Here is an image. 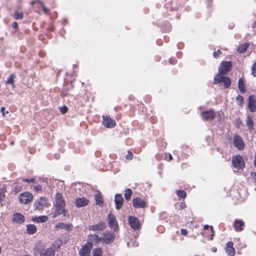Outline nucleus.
<instances>
[{
    "instance_id": "obj_13",
    "label": "nucleus",
    "mask_w": 256,
    "mask_h": 256,
    "mask_svg": "<svg viewBox=\"0 0 256 256\" xmlns=\"http://www.w3.org/2000/svg\"><path fill=\"white\" fill-rule=\"evenodd\" d=\"M233 144L239 150H244L245 146L242 138L238 134H235L233 137Z\"/></svg>"
},
{
    "instance_id": "obj_37",
    "label": "nucleus",
    "mask_w": 256,
    "mask_h": 256,
    "mask_svg": "<svg viewBox=\"0 0 256 256\" xmlns=\"http://www.w3.org/2000/svg\"><path fill=\"white\" fill-rule=\"evenodd\" d=\"M103 252L101 248H96L92 250V256H102Z\"/></svg>"
},
{
    "instance_id": "obj_33",
    "label": "nucleus",
    "mask_w": 256,
    "mask_h": 256,
    "mask_svg": "<svg viewBox=\"0 0 256 256\" xmlns=\"http://www.w3.org/2000/svg\"><path fill=\"white\" fill-rule=\"evenodd\" d=\"M6 192V186L4 185L3 186L0 188V202H1L5 198V193Z\"/></svg>"
},
{
    "instance_id": "obj_57",
    "label": "nucleus",
    "mask_w": 256,
    "mask_h": 256,
    "mask_svg": "<svg viewBox=\"0 0 256 256\" xmlns=\"http://www.w3.org/2000/svg\"><path fill=\"white\" fill-rule=\"evenodd\" d=\"M204 229L208 230L209 228V226L208 225H204Z\"/></svg>"
},
{
    "instance_id": "obj_20",
    "label": "nucleus",
    "mask_w": 256,
    "mask_h": 256,
    "mask_svg": "<svg viewBox=\"0 0 256 256\" xmlns=\"http://www.w3.org/2000/svg\"><path fill=\"white\" fill-rule=\"evenodd\" d=\"M225 251L229 256H234L236 253L235 249L234 247V242L232 241H228L226 244Z\"/></svg>"
},
{
    "instance_id": "obj_29",
    "label": "nucleus",
    "mask_w": 256,
    "mask_h": 256,
    "mask_svg": "<svg viewBox=\"0 0 256 256\" xmlns=\"http://www.w3.org/2000/svg\"><path fill=\"white\" fill-rule=\"evenodd\" d=\"M62 244V241L60 239L58 238L52 244L50 248H52L56 251L60 248Z\"/></svg>"
},
{
    "instance_id": "obj_39",
    "label": "nucleus",
    "mask_w": 256,
    "mask_h": 256,
    "mask_svg": "<svg viewBox=\"0 0 256 256\" xmlns=\"http://www.w3.org/2000/svg\"><path fill=\"white\" fill-rule=\"evenodd\" d=\"M250 179V182L256 186V172H251Z\"/></svg>"
},
{
    "instance_id": "obj_7",
    "label": "nucleus",
    "mask_w": 256,
    "mask_h": 256,
    "mask_svg": "<svg viewBox=\"0 0 256 256\" xmlns=\"http://www.w3.org/2000/svg\"><path fill=\"white\" fill-rule=\"evenodd\" d=\"M33 199V195L28 192H24L20 194L18 196V200L20 202L23 204H30Z\"/></svg>"
},
{
    "instance_id": "obj_51",
    "label": "nucleus",
    "mask_w": 256,
    "mask_h": 256,
    "mask_svg": "<svg viewBox=\"0 0 256 256\" xmlns=\"http://www.w3.org/2000/svg\"><path fill=\"white\" fill-rule=\"evenodd\" d=\"M12 28L14 29H18V24L16 22H14L12 23Z\"/></svg>"
},
{
    "instance_id": "obj_15",
    "label": "nucleus",
    "mask_w": 256,
    "mask_h": 256,
    "mask_svg": "<svg viewBox=\"0 0 256 256\" xmlns=\"http://www.w3.org/2000/svg\"><path fill=\"white\" fill-rule=\"evenodd\" d=\"M248 106L250 112H256V96L252 94L248 96Z\"/></svg>"
},
{
    "instance_id": "obj_40",
    "label": "nucleus",
    "mask_w": 256,
    "mask_h": 256,
    "mask_svg": "<svg viewBox=\"0 0 256 256\" xmlns=\"http://www.w3.org/2000/svg\"><path fill=\"white\" fill-rule=\"evenodd\" d=\"M236 101L238 103L239 105L242 106L244 104V98L241 95L238 94L236 97Z\"/></svg>"
},
{
    "instance_id": "obj_47",
    "label": "nucleus",
    "mask_w": 256,
    "mask_h": 256,
    "mask_svg": "<svg viewBox=\"0 0 256 256\" xmlns=\"http://www.w3.org/2000/svg\"><path fill=\"white\" fill-rule=\"evenodd\" d=\"M126 158L128 160H132L133 158L132 153L131 152L128 150V152L127 154L126 155Z\"/></svg>"
},
{
    "instance_id": "obj_2",
    "label": "nucleus",
    "mask_w": 256,
    "mask_h": 256,
    "mask_svg": "<svg viewBox=\"0 0 256 256\" xmlns=\"http://www.w3.org/2000/svg\"><path fill=\"white\" fill-rule=\"evenodd\" d=\"M224 75L217 74L214 78L213 84H218L222 82L224 88H228L231 86V80L229 77L224 76Z\"/></svg>"
},
{
    "instance_id": "obj_5",
    "label": "nucleus",
    "mask_w": 256,
    "mask_h": 256,
    "mask_svg": "<svg viewBox=\"0 0 256 256\" xmlns=\"http://www.w3.org/2000/svg\"><path fill=\"white\" fill-rule=\"evenodd\" d=\"M216 112L213 108L207 110L202 111L200 112V116L204 121H212L216 116Z\"/></svg>"
},
{
    "instance_id": "obj_49",
    "label": "nucleus",
    "mask_w": 256,
    "mask_h": 256,
    "mask_svg": "<svg viewBox=\"0 0 256 256\" xmlns=\"http://www.w3.org/2000/svg\"><path fill=\"white\" fill-rule=\"evenodd\" d=\"M170 62L172 64H174L177 62V60L175 58H171L169 60Z\"/></svg>"
},
{
    "instance_id": "obj_43",
    "label": "nucleus",
    "mask_w": 256,
    "mask_h": 256,
    "mask_svg": "<svg viewBox=\"0 0 256 256\" xmlns=\"http://www.w3.org/2000/svg\"><path fill=\"white\" fill-rule=\"evenodd\" d=\"M218 118L219 120H222L224 118V113L222 110L218 111L217 112Z\"/></svg>"
},
{
    "instance_id": "obj_17",
    "label": "nucleus",
    "mask_w": 256,
    "mask_h": 256,
    "mask_svg": "<svg viewBox=\"0 0 256 256\" xmlns=\"http://www.w3.org/2000/svg\"><path fill=\"white\" fill-rule=\"evenodd\" d=\"M106 226V222L102 221L98 222V224L89 226L88 228L90 230L98 232L104 230Z\"/></svg>"
},
{
    "instance_id": "obj_44",
    "label": "nucleus",
    "mask_w": 256,
    "mask_h": 256,
    "mask_svg": "<svg viewBox=\"0 0 256 256\" xmlns=\"http://www.w3.org/2000/svg\"><path fill=\"white\" fill-rule=\"evenodd\" d=\"M252 73L254 76H256V62L253 64L252 67Z\"/></svg>"
},
{
    "instance_id": "obj_36",
    "label": "nucleus",
    "mask_w": 256,
    "mask_h": 256,
    "mask_svg": "<svg viewBox=\"0 0 256 256\" xmlns=\"http://www.w3.org/2000/svg\"><path fill=\"white\" fill-rule=\"evenodd\" d=\"M176 194L178 196L179 198H182V199H184L186 196V192L184 190H176Z\"/></svg>"
},
{
    "instance_id": "obj_8",
    "label": "nucleus",
    "mask_w": 256,
    "mask_h": 256,
    "mask_svg": "<svg viewBox=\"0 0 256 256\" xmlns=\"http://www.w3.org/2000/svg\"><path fill=\"white\" fill-rule=\"evenodd\" d=\"M93 244L90 242H86L84 244L80 250L79 254L80 256H90V251L92 248Z\"/></svg>"
},
{
    "instance_id": "obj_6",
    "label": "nucleus",
    "mask_w": 256,
    "mask_h": 256,
    "mask_svg": "<svg viewBox=\"0 0 256 256\" xmlns=\"http://www.w3.org/2000/svg\"><path fill=\"white\" fill-rule=\"evenodd\" d=\"M232 64L231 61H222L220 66L218 68V73L220 74H226L232 68Z\"/></svg>"
},
{
    "instance_id": "obj_50",
    "label": "nucleus",
    "mask_w": 256,
    "mask_h": 256,
    "mask_svg": "<svg viewBox=\"0 0 256 256\" xmlns=\"http://www.w3.org/2000/svg\"><path fill=\"white\" fill-rule=\"evenodd\" d=\"M180 233H181V234H182V235L186 236L187 234H188V231L186 229L182 228L180 230Z\"/></svg>"
},
{
    "instance_id": "obj_26",
    "label": "nucleus",
    "mask_w": 256,
    "mask_h": 256,
    "mask_svg": "<svg viewBox=\"0 0 256 256\" xmlns=\"http://www.w3.org/2000/svg\"><path fill=\"white\" fill-rule=\"evenodd\" d=\"M94 199L96 200V205H98L100 206H103L104 200H103L102 196L101 193L98 192L96 194Z\"/></svg>"
},
{
    "instance_id": "obj_45",
    "label": "nucleus",
    "mask_w": 256,
    "mask_h": 256,
    "mask_svg": "<svg viewBox=\"0 0 256 256\" xmlns=\"http://www.w3.org/2000/svg\"><path fill=\"white\" fill-rule=\"evenodd\" d=\"M60 110L62 114H65L68 110V108L66 106H63L60 108Z\"/></svg>"
},
{
    "instance_id": "obj_4",
    "label": "nucleus",
    "mask_w": 256,
    "mask_h": 256,
    "mask_svg": "<svg viewBox=\"0 0 256 256\" xmlns=\"http://www.w3.org/2000/svg\"><path fill=\"white\" fill-rule=\"evenodd\" d=\"M232 166L237 170L243 169L245 166V162L243 158L240 154L234 156L232 158Z\"/></svg>"
},
{
    "instance_id": "obj_56",
    "label": "nucleus",
    "mask_w": 256,
    "mask_h": 256,
    "mask_svg": "<svg viewBox=\"0 0 256 256\" xmlns=\"http://www.w3.org/2000/svg\"><path fill=\"white\" fill-rule=\"evenodd\" d=\"M186 206V204L184 203H182V202L181 203V204H180V208H184Z\"/></svg>"
},
{
    "instance_id": "obj_22",
    "label": "nucleus",
    "mask_w": 256,
    "mask_h": 256,
    "mask_svg": "<svg viewBox=\"0 0 256 256\" xmlns=\"http://www.w3.org/2000/svg\"><path fill=\"white\" fill-rule=\"evenodd\" d=\"M72 227V224H66L64 222H59L56 224L55 229L56 230H58L59 229H64L67 231H69L71 230Z\"/></svg>"
},
{
    "instance_id": "obj_59",
    "label": "nucleus",
    "mask_w": 256,
    "mask_h": 256,
    "mask_svg": "<svg viewBox=\"0 0 256 256\" xmlns=\"http://www.w3.org/2000/svg\"><path fill=\"white\" fill-rule=\"evenodd\" d=\"M214 234H211V237H210V240H212L213 239V236H214Z\"/></svg>"
},
{
    "instance_id": "obj_10",
    "label": "nucleus",
    "mask_w": 256,
    "mask_h": 256,
    "mask_svg": "<svg viewBox=\"0 0 256 256\" xmlns=\"http://www.w3.org/2000/svg\"><path fill=\"white\" fill-rule=\"evenodd\" d=\"M108 222L110 228L114 231L118 230V226L115 216L110 213L108 216Z\"/></svg>"
},
{
    "instance_id": "obj_48",
    "label": "nucleus",
    "mask_w": 256,
    "mask_h": 256,
    "mask_svg": "<svg viewBox=\"0 0 256 256\" xmlns=\"http://www.w3.org/2000/svg\"><path fill=\"white\" fill-rule=\"evenodd\" d=\"M40 4L44 12L46 14H47L49 12V10L44 6V4L42 2H40Z\"/></svg>"
},
{
    "instance_id": "obj_53",
    "label": "nucleus",
    "mask_w": 256,
    "mask_h": 256,
    "mask_svg": "<svg viewBox=\"0 0 256 256\" xmlns=\"http://www.w3.org/2000/svg\"><path fill=\"white\" fill-rule=\"evenodd\" d=\"M4 110H5V108L4 107H2L1 108H0V112L2 113L3 116H4V114H5Z\"/></svg>"
},
{
    "instance_id": "obj_46",
    "label": "nucleus",
    "mask_w": 256,
    "mask_h": 256,
    "mask_svg": "<svg viewBox=\"0 0 256 256\" xmlns=\"http://www.w3.org/2000/svg\"><path fill=\"white\" fill-rule=\"evenodd\" d=\"M221 54H222L221 51L220 50H218L217 51H215L214 52L213 56L216 58H218Z\"/></svg>"
},
{
    "instance_id": "obj_16",
    "label": "nucleus",
    "mask_w": 256,
    "mask_h": 256,
    "mask_svg": "<svg viewBox=\"0 0 256 256\" xmlns=\"http://www.w3.org/2000/svg\"><path fill=\"white\" fill-rule=\"evenodd\" d=\"M102 124L103 126L108 128H112L116 126V122L114 120L111 118L109 116H103Z\"/></svg>"
},
{
    "instance_id": "obj_31",
    "label": "nucleus",
    "mask_w": 256,
    "mask_h": 256,
    "mask_svg": "<svg viewBox=\"0 0 256 256\" xmlns=\"http://www.w3.org/2000/svg\"><path fill=\"white\" fill-rule=\"evenodd\" d=\"M28 233L30 234H33L37 230L36 227L34 224H28L26 226Z\"/></svg>"
},
{
    "instance_id": "obj_54",
    "label": "nucleus",
    "mask_w": 256,
    "mask_h": 256,
    "mask_svg": "<svg viewBox=\"0 0 256 256\" xmlns=\"http://www.w3.org/2000/svg\"><path fill=\"white\" fill-rule=\"evenodd\" d=\"M173 159L172 156L171 154H168V161H171Z\"/></svg>"
},
{
    "instance_id": "obj_41",
    "label": "nucleus",
    "mask_w": 256,
    "mask_h": 256,
    "mask_svg": "<svg viewBox=\"0 0 256 256\" xmlns=\"http://www.w3.org/2000/svg\"><path fill=\"white\" fill-rule=\"evenodd\" d=\"M36 181V180L34 178H25L22 179V182H26L28 183H35Z\"/></svg>"
},
{
    "instance_id": "obj_30",
    "label": "nucleus",
    "mask_w": 256,
    "mask_h": 256,
    "mask_svg": "<svg viewBox=\"0 0 256 256\" xmlns=\"http://www.w3.org/2000/svg\"><path fill=\"white\" fill-rule=\"evenodd\" d=\"M48 216H40L34 218L32 220L36 222H44L48 220Z\"/></svg>"
},
{
    "instance_id": "obj_1",
    "label": "nucleus",
    "mask_w": 256,
    "mask_h": 256,
    "mask_svg": "<svg viewBox=\"0 0 256 256\" xmlns=\"http://www.w3.org/2000/svg\"><path fill=\"white\" fill-rule=\"evenodd\" d=\"M65 206V200L62 194L57 192L55 197L54 212L53 214V217L56 218L61 214L65 216L66 212Z\"/></svg>"
},
{
    "instance_id": "obj_52",
    "label": "nucleus",
    "mask_w": 256,
    "mask_h": 256,
    "mask_svg": "<svg viewBox=\"0 0 256 256\" xmlns=\"http://www.w3.org/2000/svg\"><path fill=\"white\" fill-rule=\"evenodd\" d=\"M41 2L40 0H34L31 2V4L32 6L36 3H39L40 4Z\"/></svg>"
},
{
    "instance_id": "obj_3",
    "label": "nucleus",
    "mask_w": 256,
    "mask_h": 256,
    "mask_svg": "<svg viewBox=\"0 0 256 256\" xmlns=\"http://www.w3.org/2000/svg\"><path fill=\"white\" fill-rule=\"evenodd\" d=\"M50 206V204L48 203L46 197H40L34 203V210L40 212L43 210L44 208H48Z\"/></svg>"
},
{
    "instance_id": "obj_38",
    "label": "nucleus",
    "mask_w": 256,
    "mask_h": 256,
    "mask_svg": "<svg viewBox=\"0 0 256 256\" xmlns=\"http://www.w3.org/2000/svg\"><path fill=\"white\" fill-rule=\"evenodd\" d=\"M14 184V190L16 192H20L22 190L23 185L22 184L16 182Z\"/></svg>"
},
{
    "instance_id": "obj_55",
    "label": "nucleus",
    "mask_w": 256,
    "mask_h": 256,
    "mask_svg": "<svg viewBox=\"0 0 256 256\" xmlns=\"http://www.w3.org/2000/svg\"><path fill=\"white\" fill-rule=\"evenodd\" d=\"M211 250L212 252H216L217 248L216 247H213L212 248Z\"/></svg>"
},
{
    "instance_id": "obj_34",
    "label": "nucleus",
    "mask_w": 256,
    "mask_h": 256,
    "mask_svg": "<svg viewBox=\"0 0 256 256\" xmlns=\"http://www.w3.org/2000/svg\"><path fill=\"white\" fill-rule=\"evenodd\" d=\"M91 240L96 244H98L100 242H102V237H100L98 234H94L91 235Z\"/></svg>"
},
{
    "instance_id": "obj_19",
    "label": "nucleus",
    "mask_w": 256,
    "mask_h": 256,
    "mask_svg": "<svg viewBox=\"0 0 256 256\" xmlns=\"http://www.w3.org/2000/svg\"><path fill=\"white\" fill-rule=\"evenodd\" d=\"M233 226L235 231L242 232L244 228V222L242 220H236L233 224Z\"/></svg>"
},
{
    "instance_id": "obj_14",
    "label": "nucleus",
    "mask_w": 256,
    "mask_h": 256,
    "mask_svg": "<svg viewBox=\"0 0 256 256\" xmlns=\"http://www.w3.org/2000/svg\"><path fill=\"white\" fill-rule=\"evenodd\" d=\"M132 206L134 208H144L147 206L146 201L140 198H136L132 200Z\"/></svg>"
},
{
    "instance_id": "obj_25",
    "label": "nucleus",
    "mask_w": 256,
    "mask_h": 256,
    "mask_svg": "<svg viewBox=\"0 0 256 256\" xmlns=\"http://www.w3.org/2000/svg\"><path fill=\"white\" fill-rule=\"evenodd\" d=\"M238 88L240 92L244 94L246 92V86L244 78H240L238 79Z\"/></svg>"
},
{
    "instance_id": "obj_35",
    "label": "nucleus",
    "mask_w": 256,
    "mask_h": 256,
    "mask_svg": "<svg viewBox=\"0 0 256 256\" xmlns=\"http://www.w3.org/2000/svg\"><path fill=\"white\" fill-rule=\"evenodd\" d=\"M132 194V191L130 188H126L124 190V196L126 200H130Z\"/></svg>"
},
{
    "instance_id": "obj_18",
    "label": "nucleus",
    "mask_w": 256,
    "mask_h": 256,
    "mask_svg": "<svg viewBox=\"0 0 256 256\" xmlns=\"http://www.w3.org/2000/svg\"><path fill=\"white\" fill-rule=\"evenodd\" d=\"M89 200L85 197L77 198L74 200V204L78 208L84 207L87 206Z\"/></svg>"
},
{
    "instance_id": "obj_42",
    "label": "nucleus",
    "mask_w": 256,
    "mask_h": 256,
    "mask_svg": "<svg viewBox=\"0 0 256 256\" xmlns=\"http://www.w3.org/2000/svg\"><path fill=\"white\" fill-rule=\"evenodd\" d=\"M34 190L36 192H42V186L40 184H38L34 188Z\"/></svg>"
},
{
    "instance_id": "obj_60",
    "label": "nucleus",
    "mask_w": 256,
    "mask_h": 256,
    "mask_svg": "<svg viewBox=\"0 0 256 256\" xmlns=\"http://www.w3.org/2000/svg\"><path fill=\"white\" fill-rule=\"evenodd\" d=\"M14 142H10V144H11L12 145H14Z\"/></svg>"
},
{
    "instance_id": "obj_24",
    "label": "nucleus",
    "mask_w": 256,
    "mask_h": 256,
    "mask_svg": "<svg viewBox=\"0 0 256 256\" xmlns=\"http://www.w3.org/2000/svg\"><path fill=\"white\" fill-rule=\"evenodd\" d=\"M246 126L248 128V129L252 131L254 130V122L252 120V117L250 115H248L246 120Z\"/></svg>"
},
{
    "instance_id": "obj_23",
    "label": "nucleus",
    "mask_w": 256,
    "mask_h": 256,
    "mask_svg": "<svg viewBox=\"0 0 256 256\" xmlns=\"http://www.w3.org/2000/svg\"><path fill=\"white\" fill-rule=\"evenodd\" d=\"M24 220V216L20 212H16L14 214L12 220L14 222L18 224H21L22 223Z\"/></svg>"
},
{
    "instance_id": "obj_21",
    "label": "nucleus",
    "mask_w": 256,
    "mask_h": 256,
    "mask_svg": "<svg viewBox=\"0 0 256 256\" xmlns=\"http://www.w3.org/2000/svg\"><path fill=\"white\" fill-rule=\"evenodd\" d=\"M114 202L116 204V210H120L124 202V198L122 194H116L114 197Z\"/></svg>"
},
{
    "instance_id": "obj_9",
    "label": "nucleus",
    "mask_w": 256,
    "mask_h": 256,
    "mask_svg": "<svg viewBox=\"0 0 256 256\" xmlns=\"http://www.w3.org/2000/svg\"><path fill=\"white\" fill-rule=\"evenodd\" d=\"M116 238L114 233L106 231L102 234V242L106 244H110Z\"/></svg>"
},
{
    "instance_id": "obj_11",
    "label": "nucleus",
    "mask_w": 256,
    "mask_h": 256,
    "mask_svg": "<svg viewBox=\"0 0 256 256\" xmlns=\"http://www.w3.org/2000/svg\"><path fill=\"white\" fill-rule=\"evenodd\" d=\"M128 224L130 227L135 230H140L141 226L139 220L134 216H129Z\"/></svg>"
},
{
    "instance_id": "obj_28",
    "label": "nucleus",
    "mask_w": 256,
    "mask_h": 256,
    "mask_svg": "<svg viewBox=\"0 0 256 256\" xmlns=\"http://www.w3.org/2000/svg\"><path fill=\"white\" fill-rule=\"evenodd\" d=\"M250 44L248 42L240 44L237 48V52L238 53H244L246 52Z\"/></svg>"
},
{
    "instance_id": "obj_58",
    "label": "nucleus",
    "mask_w": 256,
    "mask_h": 256,
    "mask_svg": "<svg viewBox=\"0 0 256 256\" xmlns=\"http://www.w3.org/2000/svg\"><path fill=\"white\" fill-rule=\"evenodd\" d=\"M254 165L255 167L256 168V156H255V158L254 160Z\"/></svg>"
},
{
    "instance_id": "obj_12",
    "label": "nucleus",
    "mask_w": 256,
    "mask_h": 256,
    "mask_svg": "<svg viewBox=\"0 0 256 256\" xmlns=\"http://www.w3.org/2000/svg\"><path fill=\"white\" fill-rule=\"evenodd\" d=\"M36 250L38 252L40 256H54L55 250L52 248H49L47 249H40L36 246L35 248Z\"/></svg>"
},
{
    "instance_id": "obj_61",
    "label": "nucleus",
    "mask_w": 256,
    "mask_h": 256,
    "mask_svg": "<svg viewBox=\"0 0 256 256\" xmlns=\"http://www.w3.org/2000/svg\"><path fill=\"white\" fill-rule=\"evenodd\" d=\"M210 230L212 231V232H214L212 226H211Z\"/></svg>"
},
{
    "instance_id": "obj_27",
    "label": "nucleus",
    "mask_w": 256,
    "mask_h": 256,
    "mask_svg": "<svg viewBox=\"0 0 256 256\" xmlns=\"http://www.w3.org/2000/svg\"><path fill=\"white\" fill-rule=\"evenodd\" d=\"M20 9V7L17 8V10L14 12V13L12 14L13 18L16 20H22L24 18V13L22 11H19L18 10Z\"/></svg>"
},
{
    "instance_id": "obj_32",
    "label": "nucleus",
    "mask_w": 256,
    "mask_h": 256,
    "mask_svg": "<svg viewBox=\"0 0 256 256\" xmlns=\"http://www.w3.org/2000/svg\"><path fill=\"white\" fill-rule=\"evenodd\" d=\"M16 78V76L14 74H12L10 75V77L8 79V80L6 82V84H11L13 88H15V85L14 84V79Z\"/></svg>"
},
{
    "instance_id": "obj_62",
    "label": "nucleus",
    "mask_w": 256,
    "mask_h": 256,
    "mask_svg": "<svg viewBox=\"0 0 256 256\" xmlns=\"http://www.w3.org/2000/svg\"><path fill=\"white\" fill-rule=\"evenodd\" d=\"M31 256L30 255L26 254V255H24V256Z\"/></svg>"
}]
</instances>
